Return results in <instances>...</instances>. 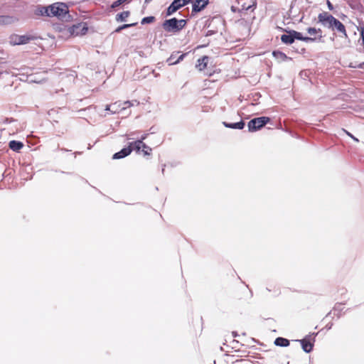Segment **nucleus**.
Returning <instances> with one entry per match:
<instances>
[{"mask_svg":"<svg viewBox=\"0 0 364 364\" xmlns=\"http://www.w3.org/2000/svg\"><path fill=\"white\" fill-rule=\"evenodd\" d=\"M295 39L306 43L314 42L316 40V38H312L311 37L303 36L301 33L294 30H290L287 31V34H283L281 36L282 42L287 45L292 44Z\"/></svg>","mask_w":364,"mask_h":364,"instance_id":"f257e3e1","label":"nucleus"},{"mask_svg":"<svg viewBox=\"0 0 364 364\" xmlns=\"http://www.w3.org/2000/svg\"><path fill=\"white\" fill-rule=\"evenodd\" d=\"M187 21L185 19H177L172 18L165 20L162 23V27L165 31L168 33H178L181 31L186 25Z\"/></svg>","mask_w":364,"mask_h":364,"instance_id":"f03ea898","label":"nucleus"},{"mask_svg":"<svg viewBox=\"0 0 364 364\" xmlns=\"http://www.w3.org/2000/svg\"><path fill=\"white\" fill-rule=\"evenodd\" d=\"M50 17L56 16L59 18H65L68 14V8L64 3L57 2L49 6Z\"/></svg>","mask_w":364,"mask_h":364,"instance_id":"7ed1b4c3","label":"nucleus"},{"mask_svg":"<svg viewBox=\"0 0 364 364\" xmlns=\"http://www.w3.org/2000/svg\"><path fill=\"white\" fill-rule=\"evenodd\" d=\"M318 333H311L309 335L306 336L304 338L300 340H296L301 343L302 350L306 353H309L313 350L314 343L315 342L316 336Z\"/></svg>","mask_w":364,"mask_h":364,"instance_id":"20e7f679","label":"nucleus"},{"mask_svg":"<svg viewBox=\"0 0 364 364\" xmlns=\"http://www.w3.org/2000/svg\"><path fill=\"white\" fill-rule=\"evenodd\" d=\"M270 121L268 117H260L251 119L248 124V131L250 132H256L262 128Z\"/></svg>","mask_w":364,"mask_h":364,"instance_id":"39448f33","label":"nucleus"},{"mask_svg":"<svg viewBox=\"0 0 364 364\" xmlns=\"http://www.w3.org/2000/svg\"><path fill=\"white\" fill-rule=\"evenodd\" d=\"M336 19L337 18H336L334 16L325 11L320 13L318 16V20L319 23H321L323 26L328 28H332L333 30L334 25L333 21H336Z\"/></svg>","mask_w":364,"mask_h":364,"instance_id":"423d86ee","label":"nucleus"},{"mask_svg":"<svg viewBox=\"0 0 364 364\" xmlns=\"http://www.w3.org/2000/svg\"><path fill=\"white\" fill-rule=\"evenodd\" d=\"M191 0H173V2L167 8L166 15L171 16L177 10L188 4Z\"/></svg>","mask_w":364,"mask_h":364,"instance_id":"0eeeda50","label":"nucleus"},{"mask_svg":"<svg viewBox=\"0 0 364 364\" xmlns=\"http://www.w3.org/2000/svg\"><path fill=\"white\" fill-rule=\"evenodd\" d=\"M87 30L88 28L85 23H77L70 28V33L73 36H82L85 35Z\"/></svg>","mask_w":364,"mask_h":364,"instance_id":"6e6552de","label":"nucleus"},{"mask_svg":"<svg viewBox=\"0 0 364 364\" xmlns=\"http://www.w3.org/2000/svg\"><path fill=\"white\" fill-rule=\"evenodd\" d=\"M33 38L30 36L23 35H14L11 36V43L13 45H23L30 42Z\"/></svg>","mask_w":364,"mask_h":364,"instance_id":"1a4fd4ad","label":"nucleus"},{"mask_svg":"<svg viewBox=\"0 0 364 364\" xmlns=\"http://www.w3.org/2000/svg\"><path fill=\"white\" fill-rule=\"evenodd\" d=\"M209 4V0H196L192 6V13H198L204 9Z\"/></svg>","mask_w":364,"mask_h":364,"instance_id":"9d476101","label":"nucleus"},{"mask_svg":"<svg viewBox=\"0 0 364 364\" xmlns=\"http://www.w3.org/2000/svg\"><path fill=\"white\" fill-rule=\"evenodd\" d=\"M133 151V148L130 146H128L127 147L123 148L122 150H120L118 152H116L113 156V159H123L127 156H129L132 151Z\"/></svg>","mask_w":364,"mask_h":364,"instance_id":"9b49d317","label":"nucleus"},{"mask_svg":"<svg viewBox=\"0 0 364 364\" xmlns=\"http://www.w3.org/2000/svg\"><path fill=\"white\" fill-rule=\"evenodd\" d=\"M50 8L48 6H44L41 5H38L34 11V14L38 16H48L50 17Z\"/></svg>","mask_w":364,"mask_h":364,"instance_id":"f8f14e48","label":"nucleus"},{"mask_svg":"<svg viewBox=\"0 0 364 364\" xmlns=\"http://www.w3.org/2000/svg\"><path fill=\"white\" fill-rule=\"evenodd\" d=\"M129 146L132 147L133 150H136V151H139L141 148L148 149L150 151H151V149L139 139L129 142Z\"/></svg>","mask_w":364,"mask_h":364,"instance_id":"ddd939ff","label":"nucleus"},{"mask_svg":"<svg viewBox=\"0 0 364 364\" xmlns=\"http://www.w3.org/2000/svg\"><path fill=\"white\" fill-rule=\"evenodd\" d=\"M307 33L311 36H317V37H314V38H316L315 41L322 42V31L320 28H308ZM313 38V37H311Z\"/></svg>","mask_w":364,"mask_h":364,"instance_id":"4468645a","label":"nucleus"},{"mask_svg":"<svg viewBox=\"0 0 364 364\" xmlns=\"http://www.w3.org/2000/svg\"><path fill=\"white\" fill-rule=\"evenodd\" d=\"M223 124L226 128L235 129H242L245 125V122L242 120H241L240 122H235V123H229L227 122H223Z\"/></svg>","mask_w":364,"mask_h":364,"instance_id":"2eb2a0df","label":"nucleus"},{"mask_svg":"<svg viewBox=\"0 0 364 364\" xmlns=\"http://www.w3.org/2000/svg\"><path fill=\"white\" fill-rule=\"evenodd\" d=\"M9 148L14 151H18L23 146V144L19 141L12 140L9 144Z\"/></svg>","mask_w":364,"mask_h":364,"instance_id":"dca6fc26","label":"nucleus"},{"mask_svg":"<svg viewBox=\"0 0 364 364\" xmlns=\"http://www.w3.org/2000/svg\"><path fill=\"white\" fill-rule=\"evenodd\" d=\"M274 343L275 346L279 347H287L290 344L289 341L283 337H277L274 340Z\"/></svg>","mask_w":364,"mask_h":364,"instance_id":"f3484780","label":"nucleus"},{"mask_svg":"<svg viewBox=\"0 0 364 364\" xmlns=\"http://www.w3.org/2000/svg\"><path fill=\"white\" fill-rule=\"evenodd\" d=\"M208 59V56H203L199 58L197 61L196 68H198L199 70H204L207 67Z\"/></svg>","mask_w":364,"mask_h":364,"instance_id":"a211bd4d","label":"nucleus"},{"mask_svg":"<svg viewBox=\"0 0 364 364\" xmlns=\"http://www.w3.org/2000/svg\"><path fill=\"white\" fill-rule=\"evenodd\" d=\"M333 23V29H336L338 32L343 33L346 37L347 33L344 25L338 19H336V21H334Z\"/></svg>","mask_w":364,"mask_h":364,"instance_id":"6ab92c4d","label":"nucleus"},{"mask_svg":"<svg viewBox=\"0 0 364 364\" xmlns=\"http://www.w3.org/2000/svg\"><path fill=\"white\" fill-rule=\"evenodd\" d=\"M111 105H112V109H111L112 114L118 113V112H119V111H122L126 109V107H121L122 103L119 102H116L112 104Z\"/></svg>","mask_w":364,"mask_h":364,"instance_id":"aec40b11","label":"nucleus"},{"mask_svg":"<svg viewBox=\"0 0 364 364\" xmlns=\"http://www.w3.org/2000/svg\"><path fill=\"white\" fill-rule=\"evenodd\" d=\"M272 55L279 61H285L289 59L285 53L279 50L273 51Z\"/></svg>","mask_w":364,"mask_h":364,"instance_id":"412c9836","label":"nucleus"},{"mask_svg":"<svg viewBox=\"0 0 364 364\" xmlns=\"http://www.w3.org/2000/svg\"><path fill=\"white\" fill-rule=\"evenodd\" d=\"M130 13L129 11H124L121 12L116 16V21L118 22L125 21L127 18L129 17Z\"/></svg>","mask_w":364,"mask_h":364,"instance_id":"4be33fe9","label":"nucleus"},{"mask_svg":"<svg viewBox=\"0 0 364 364\" xmlns=\"http://www.w3.org/2000/svg\"><path fill=\"white\" fill-rule=\"evenodd\" d=\"M343 303H336L333 307L334 314L336 315L338 318L341 316V312L343 309Z\"/></svg>","mask_w":364,"mask_h":364,"instance_id":"5701e85b","label":"nucleus"},{"mask_svg":"<svg viewBox=\"0 0 364 364\" xmlns=\"http://www.w3.org/2000/svg\"><path fill=\"white\" fill-rule=\"evenodd\" d=\"M179 54V52L173 53L171 56L167 59V63L169 65H176V63H173L174 61L177 59V55Z\"/></svg>","mask_w":364,"mask_h":364,"instance_id":"b1692460","label":"nucleus"},{"mask_svg":"<svg viewBox=\"0 0 364 364\" xmlns=\"http://www.w3.org/2000/svg\"><path fill=\"white\" fill-rule=\"evenodd\" d=\"M137 24V23H129V24H124V25H122L120 26H119L118 28H116L115 30V32L116 33H119L121 31H122L123 29H125V28H128L129 27H132V26H134Z\"/></svg>","mask_w":364,"mask_h":364,"instance_id":"393cba45","label":"nucleus"},{"mask_svg":"<svg viewBox=\"0 0 364 364\" xmlns=\"http://www.w3.org/2000/svg\"><path fill=\"white\" fill-rule=\"evenodd\" d=\"M154 19H155L154 16H146V17H144L142 18L141 23V24L151 23L154 21Z\"/></svg>","mask_w":364,"mask_h":364,"instance_id":"a878e982","label":"nucleus"},{"mask_svg":"<svg viewBox=\"0 0 364 364\" xmlns=\"http://www.w3.org/2000/svg\"><path fill=\"white\" fill-rule=\"evenodd\" d=\"M186 55V53H183V54H181L179 56L177 55V59L174 61L173 63H180L181 61H182L183 60V58H185V56Z\"/></svg>","mask_w":364,"mask_h":364,"instance_id":"bb28decb","label":"nucleus"},{"mask_svg":"<svg viewBox=\"0 0 364 364\" xmlns=\"http://www.w3.org/2000/svg\"><path fill=\"white\" fill-rule=\"evenodd\" d=\"M215 33H216V31H213V30H208V31L205 33V36H212V35L215 34Z\"/></svg>","mask_w":364,"mask_h":364,"instance_id":"cd10ccee","label":"nucleus"},{"mask_svg":"<svg viewBox=\"0 0 364 364\" xmlns=\"http://www.w3.org/2000/svg\"><path fill=\"white\" fill-rule=\"evenodd\" d=\"M124 105V107H131L134 105V103L131 101H126L124 102H123V104Z\"/></svg>","mask_w":364,"mask_h":364,"instance_id":"c85d7f7f","label":"nucleus"},{"mask_svg":"<svg viewBox=\"0 0 364 364\" xmlns=\"http://www.w3.org/2000/svg\"><path fill=\"white\" fill-rule=\"evenodd\" d=\"M353 68H360V69H364V62L361 63H359L358 65H354L353 66Z\"/></svg>","mask_w":364,"mask_h":364,"instance_id":"c756f323","label":"nucleus"},{"mask_svg":"<svg viewBox=\"0 0 364 364\" xmlns=\"http://www.w3.org/2000/svg\"><path fill=\"white\" fill-rule=\"evenodd\" d=\"M134 134V133H132V134H129L127 136V140H134V137H133L132 136Z\"/></svg>","mask_w":364,"mask_h":364,"instance_id":"7c9ffc66","label":"nucleus"},{"mask_svg":"<svg viewBox=\"0 0 364 364\" xmlns=\"http://www.w3.org/2000/svg\"><path fill=\"white\" fill-rule=\"evenodd\" d=\"M142 151H143V153H144V154L145 156H146V155H150V153H151V151H150L148 149H144V148H143Z\"/></svg>","mask_w":364,"mask_h":364,"instance_id":"2f4dec72","label":"nucleus"},{"mask_svg":"<svg viewBox=\"0 0 364 364\" xmlns=\"http://www.w3.org/2000/svg\"><path fill=\"white\" fill-rule=\"evenodd\" d=\"M346 134H347L350 137H351L354 141H358V139L356 137H355L353 134H351L350 132H346Z\"/></svg>","mask_w":364,"mask_h":364,"instance_id":"473e14b6","label":"nucleus"},{"mask_svg":"<svg viewBox=\"0 0 364 364\" xmlns=\"http://www.w3.org/2000/svg\"><path fill=\"white\" fill-rule=\"evenodd\" d=\"M327 6H328V8L329 10H333V6L332 5V4L330 2V1H327Z\"/></svg>","mask_w":364,"mask_h":364,"instance_id":"72a5a7b5","label":"nucleus"},{"mask_svg":"<svg viewBox=\"0 0 364 364\" xmlns=\"http://www.w3.org/2000/svg\"><path fill=\"white\" fill-rule=\"evenodd\" d=\"M111 109H112V105H106V107H105V110L106 111H109V112H111Z\"/></svg>","mask_w":364,"mask_h":364,"instance_id":"f704fd0d","label":"nucleus"},{"mask_svg":"<svg viewBox=\"0 0 364 364\" xmlns=\"http://www.w3.org/2000/svg\"><path fill=\"white\" fill-rule=\"evenodd\" d=\"M147 136H148V134H143V135L141 136V138H140V139H139V140H141V141H143L144 140H145V139H146Z\"/></svg>","mask_w":364,"mask_h":364,"instance_id":"c9c22d12","label":"nucleus"},{"mask_svg":"<svg viewBox=\"0 0 364 364\" xmlns=\"http://www.w3.org/2000/svg\"><path fill=\"white\" fill-rule=\"evenodd\" d=\"M332 326H333V323H328V324L326 326V328L328 330H329V329H331V328H332Z\"/></svg>","mask_w":364,"mask_h":364,"instance_id":"e433bc0d","label":"nucleus"},{"mask_svg":"<svg viewBox=\"0 0 364 364\" xmlns=\"http://www.w3.org/2000/svg\"><path fill=\"white\" fill-rule=\"evenodd\" d=\"M232 336L234 338H235V337H237L238 336V334H237V333L236 331H232Z\"/></svg>","mask_w":364,"mask_h":364,"instance_id":"4c0bfd02","label":"nucleus"},{"mask_svg":"<svg viewBox=\"0 0 364 364\" xmlns=\"http://www.w3.org/2000/svg\"><path fill=\"white\" fill-rule=\"evenodd\" d=\"M152 0H145L144 1V3L145 4H149V2H151Z\"/></svg>","mask_w":364,"mask_h":364,"instance_id":"58836bf2","label":"nucleus"},{"mask_svg":"<svg viewBox=\"0 0 364 364\" xmlns=\"http://www.w3.org/2000/svg\"><path fill=\"white\" fill-rule=\"evenodd\" d=\"M331 314V312H328L326 316H329Z\"/></svg>","mask_w":364,"mask_h":364,"instance_id":"ea45409f","label":"nucleus"},{"mask_svg":"<svg viewBox=\"0 0 364 364\" xmlns=\"http://www.w3.org/2000/svg\"><path fill=\"white\" fill-rule=\"evenodd\" d=\"M1 74H2V72L0 71V76L1 75Z\"/></svg>","mask_w":364,"mask_h":364,"instance_id":"a19ab883","label":"nucleus"},{"mask_svg":"<svg viewBox=\"0 0 364 364\" xmlns=\"http://www.w3.org/2000/svg\"><path fill=\"white\" fill-rule=\"evenodd\" d=\"M1 18V17L0 16V19Z\"/></svg>","mask_w":364,"mask_h":364,"instance_id":"79ce46f5","label":"nucleus"}]
</instances>
